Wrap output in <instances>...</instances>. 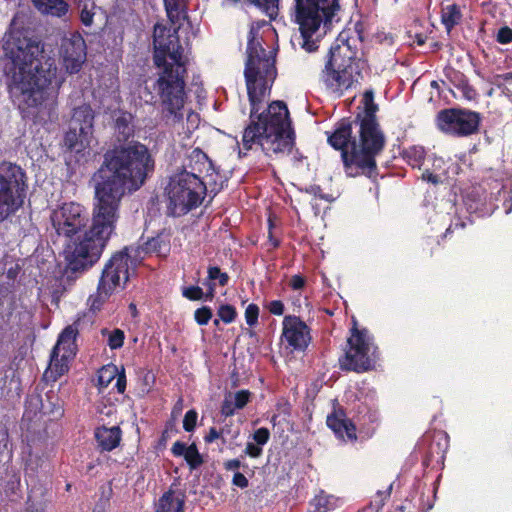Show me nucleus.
Returning a JSON list of instances; mask_svg holds the SVG:
<instances>
[{"instance_id":"61","label":"nucleus","mask_w":512,"mask_h":512,"mask_svg":"<svg viewBox=\"0 0 512 512\" xmlns=\"http://www.w3.org/2000/svg\"><path fill=\"white\" fill-rule=\"evenodd\" d=\"M241 465V462L237 459L229 460L225 463V467L227 470H235L238 469Z\"/></svg>"},{"instance_id":"44","label":"nucleus","mask_w":512,"mask_h":512,"mask_svg":"<svg viewBox=\"0 0 512 512\" xmlns=\"http://www.w3.org/2000/svg\"><path fill=\"white\" fill-rule=\"evenodd\" d=\"M259 315V308L255 304H250L246 308L245 318L248 325L253 326L257 323Z\"/></svg>"},{"instance_id":"60","label":"nucleus","mask_w":512,"mask_h":512,"mask_svg":"<svg viewBox=\"0 0 512 512\" xmlns=\"http://www.w3.org/2000/svg\"><path fill=\"white\" fill-rule=\"evenodd\" d=\"M355 32L357 33V36L360 41H364L366 34L364 30V24L361 21H358L354 25Z\"/></svg>"},{"instance_id":"3","label":"nucleus","mask_w":512,"mask_h":512,"mask_svg":"<svg viewBox=\"0 0 512 512\" xmlns=\"http://www.w3.org/2000/svg\"><path fill=\"white\" fill-rule=\"evenodd\" d=\"M253 68L252 76L246 78L252 109L251 122L243 133V146L249 150L253 144H258L267 155L289 152L293 139L286 104L282 101L273 102L265 114L257 115L256 105L267 89L268 80L275 76L274 64L266 56H261L253 63Z\"/></svg>"},{"instance_id":"21","label":"nucleus","mask_w":512,"mask_h":512,"mask_svg":"<svg viewBox=\"0 0 512 512\" xmlns=\"http://www.w3.org/2000/svg\"><path fill=\"white\" fill-rule=\"evenodd\" d=\"M188 160V167L191 169L190 172H194L199 176H201L203 172H208L213 169L211 160L199 148H195L191 151Z\"/></svg>"},{"instance_id":"14","label":"nucleus","mask_w":512,"mask_h":512,"mask_svg":"<svg viewBox=\"0 0 512 512\" xmlns=\"http://www.w3.org/2000/svg\"><path fill=\"white\" fill-rule=\"evenodd\" d=\"M61 55L66 71L74 74L80 71L86 61V44L80 35L63 39Z\"/></svg>"},{"instance_id":"62","label":"nucleus","mask_w":512,"mask_h":512,"mask_svg":"<svg viewBox=\"0 0 512 512\" xmlns=\"http://www.w3.org/2000/svg\"><path fill=\"white\" fill-rule=\"evenodd\" d=\"M427 37L422 33H416L413 37V41L418 45L422 46L425 44Z\"/></svg>"},{"instance_id":"52","label":"nucleus","mask_w":512,"mask_h":512,"mask_svg":"<svg viewBox=\"0 0 512 512\" xmlns=\"http://www.w3.org/2000/svg\"><path fill=\"white\" fill-rule=\"evenodd\" d=\"M160 241L156 238H152L145 243V246L141 249L146 253L156 252L158 251Z\"/></svg>"},{"instance_id":"30","label":"nucleus","mask_w":512,"mask_h":512,"mask_svg":"<svg viewBox=\"0 0 512 512\" xmlns=\"http://www.w3.org/2000/svg\"><path fill=\"white\" fill-rule=\"evenodd\" d=\"M340 0H322V23L329 27L340 11Z\"/></svg>"},{"instance_id":"64","label":"nucleus","mask_w":512,"mask_h":512,"mask_svg":"<svg viewBox=\"0 0 512 512\" xmlns=\"http://www.w3.org/2000/svg\"><path fill=\"white\" fill-rule=\"evenodd\" d=\"M497 78L503 79L506 82H510V81H512V71L508 72V73L501 74V75H497Z\"/></svg>"},{"instance_id":"13","label":"nucleus","mask_w":512,"mask_h":512,"mask_svg":"<svg viewBox=\"0 0 512 512\" xmlns=\"http://www.w3.org/2000/svg\"><path fill=\"white\" fill-rule=\"evenodd\" d=\"M296 22L303 38L302 48L307 52L318 49L317 40L311 37L320 27V0H295Z\"/></svg>"},{"instance_id":"63","label":"nucleus","mask_w":512,"mask_h":512,"mask_svg":"<svg viewBox=\"0 0 512 512\" xmlns=\"http://www.w3.org/2000/svg\"><path fill=\"white\" fill-rule=\"evenodd\" d=\"M214 292H215V284L214 283H210L209 284L208 292L206 294V298L209 299V300H212V298L214 297Z\"/></svg>"},{"instance_id":"46","label":"nucleus","mask_w":512,"mask_h":512,"mask_svg":"<svg viewBox=\"0 0 512 512\" xmlns=\"http://www.w3.org/2000/svg\"><path fill=\"white\" fill-rule=\"evenodd\" d=\"M496 41L500 44H508L512 42V29L508 26H503L498 30Z\"/></svg>"},{"instance_id":"22","label":"nucleus","mask_w":512,"mask_h":512,"mask_svg":"<svg viewBox=\"0 0 512 512\" xmlns=\"http://www.w3.org/2000/svg\"><path fill=\"white\" fill-rule=\"evenodd\" d=\"M34 6L41 12L61 17L68 11L64 0H32Z\"/></svg>"},{"instance_id":"29","label":"nucleus","mask_w":512,"mask_h":512,"mask_svg":"<svg viewBox=\"0 0 512 512\" xmlns=\"http://www.w3.org/2000/svg\"><path fill=\"white\" fill-rule=\"evenodd\" d=\"M319 390L317 383H312L307 389L304 400V411L309 420L312 419V414L318 407Z\"/></svg>"},{"instance_id":"5","label":"nucleus","mask_w":512,"mask_h":512,"mask_svg":"<svg viewBox=\"0 0 512 512\" xmlns=\"http://www.w3.org/2000/svg\"><path fill=\"white\" fill-rule=\"evenodd\" d=\"M362 104L354 118L358 137L352 141V150L343 153V165L349 177L364 175L372 178L378 175L376 156L383 151L386 139L376 116L379 107L374 102L372 90L364 92Z\"/></svg>"},{"instance_id":"53","label":"nucleus","mask_w":512,"mask_h":512,"mask_svg":"<svg viewBox=\"0 0 512 512\" xmlns=\"http://www.w3.org/2000/svg\"><path fill=\"white\" fill-rule=\"evenodd\" d=\"M269 311L275 315H282L284 312V305L281 301H272L268 306Z\"/></svg>"},{"instance_id":"54","label":"nucleus","mask_w":512,"mask_h":512,"mask_svg":"<svg viewBox=\"0 0 512 512\" xmlns=\"http://www.w3.org/2000/svg\"><path fill=\"white\" fill-rule=\"evenodd\" d=\"M8 449V434L4 430H0V462L3 453Z\"/></svg>"},{"instance_id":"4","label":"nucleus","mask_w":512,"mask_h":512,"mask_svg":"<svg viewBox=\"0 0 512 512\" xmlns=\"http://www.w3.org/2000/svg\"><path fill=\"white\" fill-rule=\"evenodd\" d=\"M153 44L154 62L161 70L156 86L163 106V116L167 123L174 125L183 119L186 74V61L177 29L171 33L166 26L156 24Z\"/></svg>"},{"instance_id":"27","label":"nucleus","mask_w":512,"mask_h":512,"mask_svg":"<svg viewBox=\"0 0 512 512\" xmlns=\"http://www.w3.org/2000/svg\"><path fill=\"white\" fill-rule=\"evenodd\" d=\"M183 510L184 500L174 499L173 492L168 491L159 499L156 512H183Z\"/></svg>"},{"instance_id":"28","label":"nucleus","mask_w":512,"mask_h":512,"mask_svg":"<svg viewBox=\"0 0 512 512\" xmlns=\"http://www.w3.org/2000/svg\"><path fill=\"white\" fill-rule=\"evenodd\" d=\"M130 114H122L115 121V130L118 141H127L133 135V126L131 125Z\"/></svg>"},{"instance_id":"23","label":"nucleus","mask_w":512,"mask_h":512,"mask_svg":"<svg viewBox=\"0 0 512 512\" xmlns=\"http://www.w3.org/2000/svg\"><path fill=\"white\" fill-rule=\"evenodd\" d=\"M247 62H246V68H245V78H249L252 76L253 73V63L256 61L257 58L261 56H266L264 49H262L259 42L255 40V34L253 30L250 31V38L248 42L247 47Z\"/></svg>"},{"instance_id":"1","label":"nucleus","mask_w":512,"mask_h":512,"mask_svg":"<svg viewBox=\"0 0 512 512\" xmlns=\"http://www.w3.org/2000/svg\"><path fill=\"white\" fill-rule=\"evenodd\" d=\"M155 162L149 149L139 143L108 150L95 172V199L92 225L83 231L88 214L78 203H64L50 215L59 236L73 239L65 246L64 287L72 285L99 259L115 229L120 202L126 193L138 190L154 171Z\"/></svg>"},{"instance_id":"43","label":"nucleus","mask_w":512,"mask_h":512,"mask_svg":"<svg viewBox=\"0 0 512 512\" xmlns=\"http://www.w3.org/2000/svg\"><path fill=\"white\" fill-rule=\"evenodd\" d=\"M196 422H197V412L195 410H189L184 416L183 428L187 432H191L192 430H194V428L196 426Z\"/></svg>"},{"instance_id":"59","label":"nucleus","mask_w":512,"mask_h":512,"mask_svg":"<svg viewBox=\"0 0 512 512\" xmlns=\"http://www.w3.org/2000/svg\"><path fill=\"white\" fill-rule=\"evenodd\" d=\"M304 278L300 275H294L290 279V285L293 289L298 290L304 286Z\"/></svg>"},{"instance_id":"34","label":"nucleus","mask_w":512,"mask_h":512,"mask_svg":"<svg viewBox=\"0 0 512 512\" xmlns=\"http://www.w3.org/2000/svg\"><path fill=\"white\" fill-rule=\"evenodd\" d=\"M184 458L191 469H196L203 464V458L194 443L187 447Z\"/></svg>"},{"instance_id":"58","label":"nucleus","mask_w":512,"mask_h":512,"mask_svg":"<svg viewBox=\"0 0 512 512\" xmlns=\"http://www.w3.org/2000/svg\"><path fill=\"white\" fill-rule=\"evenodd\" d=\"M187 447L185 443H182V442H175L173 447H172V452L174 455L176 456H184L186 450H187Z\"/></svg>"},{"instance_id":"20","label":"nucleus","mask_w":512,"mask_h":512,"mask_svg":"<svg viewBox=\"0 0 512 512\" xmlns=\"http://www.w3.org/2000/svg\"><path fill=\"white\" fill-rule=\"evenodd\" d=\"M95 437L102 450L111 451L120 443L121 429L118 426L111 428L102 426L96 429Z\"/></svg>"},{"instance_id":"40","label":"nucleus","mask_w":512,"mask_h":512,"mask_svg":"<svg viewBox=\"0 0 512 512\" xmlns=\"http://www.w3.org/2000/svg\"><path fill=\"white\" fill-rule=\"evenodd\" d=\"M251 393L248 390H241L232 394V399L237 409H242L249 401Z\"/></svg>"},{"instance_id":"39","label":"nucleus","mask_w":512,"mask_h":512,"mask_svg":"<svg viewBox=\"0 0 512 512\" xmlns=\"http://www.w3.org/2000/svg\"><path fill=\"white\" fill-rule=\"evenodd\" d=\"M218 316L225 323H230L235 319L236 311L231 305H222L218 310Z\"/></svg>"},{"instance_id":"50","label":"nucleus","mask_w":512,"mask_h":512,"mask_svg":"<svg viewBox=\"0 0 512 512\" xmlns=\"http://www.w3.org/2000/svg\"><path fill=\"white\" fill-rule=\"evenodd\" d=\"M421 179L428 183L437 185L442 182L441 177L438 174L431 172L429 169H425L421 175Z\"/></svg>"},{"instance_id":"35","label":"nucleus","mask_w":512,"mask_h":512,"mask_svg":"<svg viewBox=\"0 0 512 512\" xmlns=\"http://www.w3.org/2000/svg\"><path fill=\"white\" fill-rule=\"evenodd\" d=\"M102 335L108 334V345L111 349H118L123 345L124 332L120 329H114L108 331V329H102Z\"/></svg>"},{"instance_id":"18","label":"nucleus","mask_w":512,"mask_h":512,"mask_svg":"<svg viewBox=\"0 0 512 512\" xmlns=\"http://www.w3.org/2000/svg\"><path fill=\"white\" fill-rule=\"evenodd\" d=\"M95 112L89 104H82L73 109L69 124L77 128L83 137H93Z\"/></svg>"},{"instance_id":"36","label":"nucleus","mask_w":512,"mask_h":512,"mask_svg":"<svg viewBox=\"0 0 512 512\" xmlns=\"http://www.w3.org/2000/svg\"><path fill=\"white\" fill-rule=\"evenodd\" d=\"M459 83L457 85V88L462 92L463 96L468 99L472 100L476 97V90L473 88L472 85L469 84V81L465 78L463 74H460Z\"/></svg>"},{"instance_id":"51","label":"nucleus","mask_w":512,"mask_h":512,"mask_svg":"<svg viewBox=\"0 0 512 512\" xmlns=\"http://www.w3.org/2000/svg\"><path fill=\"white\" fill-rule=\"evenodd\" d=\"M223 431H217L216 428L212 427L209 430V433L205 436V441L210 443L213 442L216 439L221 438L222 443H226V440L222 436Z\"/></svg>"},{"instance_id":"12","label":"nucleus","mask_w":512,"mask_h":512,"mask_svg":"<svg viewBox=\"0 0 512 512\" xmlns=\"http://www.w3.org/2000/svg\"><path fill=\"white\" fill-rule=\"evenodd\" d=\"M77 332V328L73 325L67 326L62 331L52 350L48 369L44 373L45 378L56 381L68 371V361L76 354Z\"/></svg>"},{"instance_id":"41","label":"nucleus","mask_w":512,"mask_h":512,"mask_svg":"<svg viewBox=\"0 0 512 512\" xmlns=\"http://www.w3.org/2000/svg\"><path fill=\"white\" fill-rule=\"evenodd\" d=\"M277 2L278 0H256L255 4L263 7L270 18L277 15Z\"/></svg>"},{"instance_id":"48","label":"nucleus","mask_w":512,"mask_h":512,"mask_svg":"<svg viewBox=\"0 0 512 512\" xmlns=\"http://www.w3.org/2000/svg\"><path fill=\"white\" fill-rule=\"evenodd\" d=\"M183 295L190 300H200L204 293L199 286H190L183 290Z\"/></svg>"},{"instance_id":"49","label":"nucleus","mask_w":512,"mask_h":512,"mask_svg":"<svg viewBox=\"0 0 512 512\" xmlns=\"http://www.w3.org/2000/svg\"><path fill=\"white\" fill-rule=\"evenodd\" d=\"M270 432L267 428H259L255 431L253 439L258 445H264L269 440Z\"/></svg>"},{"instance_id":"16","label":"nucleus","mask_w":512,"mask_h":512,"mask_svg":"<svg viewBox=\"0 0 512 512\" xmlns=\"http://www.w3.org/2000/svg\"><path fill=\"white\" fill-rule=\"evenodd\" d=\"M353 126L354 120L343 119L338 123L334 132L328 136V143L334 149L341 151L342 158L344 152H350L352 150V141L355 139Z\"/></svg>"},{"instance_id":"42","label":"nucleus","mask_w":512,"mask_h":512,"mask_svg":"<svg viewBox=\"0 0 512 512\" xmlns=\"http://www.w3.org/2000/svg\"><path fill=\"white\" fill-rule=\"evenodd\" d=\"M212 318V311L209 307H202L195 311V320L199 325H205Z\"/></svg>"},{"instance_id":"55","label":"nucleus","mask_w":512,"mask_h":512,"mask_svg":"<svg viewBox=\"0 0 512 512\" xmlns=\"http://www.w3.org/2000/svg\"><path fill=\"white\" fill-rule=\"evenodd\" d=\"M233 484L240 488H246L248 486V479L242 473L237 472L233 476Z\"/></svg>"},{"instance_id":"15","label":"nucleus","mask_w":512,"mask_h":512,"mask_svg":"<svg viewBox=\"0 0 512 512\" xmlns=\"http://www.w3.org/2000/svg\"><path fill=\"white\" fill-rule=\"evenodd\" d=\"M283 337L294 349L302 350L310 340L307 325L299 318L286 316L283 321Z\"/></svg>"},{"instance_id":"38","label":"nucleus","mask_w":512,"mask_h":512,"mask_svg":"<svg viewBox=\"0 0 512 512\" xmlns=\"http://www.w3.org/2000/svg\"><path fill=\"white\" fill-rule=\"evenodd\" d=\"M208 279L209 280H218L221 286H225L228 283L229 276L226 273L221 272L219 267H209L208 269Z\"/></svg>"},{"instance_id":"33","label":"nucleus","mask_w":512,"mask_h":512,"mask_svg":"<svg viewBox=\"0 0 512 512\" xmlns=\"http://www.w3.org/2000/svg\"><path fill=\"white\" fill-rule=\"evenodd\" d=\"M185 0H164L167 16L172 23L180 19V12Z\"/></svg>"},{"instance_id":"26","label":"nucleus","mask_w":512,"mask_h":512,"mask_svg":"<svg viewBox=\"0 0 512 512\" xmlns=\"http://www.w3.org/2000/svg\"><path fill=\"white\" fill-rule=\"evenodd\" d=\"M461 19L462 13L457 4L454 3L443 8L441 22L448 33L451 32L452 29L460 23Z\"/></svg>"},{"instance_id":"11","label":"nucleus","mask_w":512,"mask_h":512,"mask_svg":"<svg viewBox=\"0 0 512 512\" xmlns=\"http://www.w3.org/2000/svg\"><path fill=\"white\" fill-rule=\"evenodd\" d=\"M480 121V113L459 108L444 109L437 115L439 129L453 136H468L476 133Z\"/></svg>"},{"instance_id":"45","label":"nucleus","mask_w":512,"mask_h":512,"mask_svg":"<svg viewBox=\"0 0 512 512\" xmlns=\"http://www.w3.org/2000/svg\"><path fill=\"white\" fill-rule=\"evenodd\" d=\"M39 404L41 405L39 410L42 414H60L59 409L55 412L53 409L49 410L48 408H46L38 395L31 396L28 400L29 407L38 408Z\"/></svg>"},{"instance_id":"9","label":"nucleus","mask_w":512,"mask_h":512,"mask_svg":"<svg viewBox=\"0 0 512 512\" xmlns=\"http://www.w3.org/2000/svg\"><path fill=\"white\" fill-rule=\"evenodd\" d=\"M25 188L26 176L21 167L3 162L0 165V222L23 205Z\"/></svg>"},{"instance_id":"25","label":"nucleus","mask_w":512,"mask_h":512,"mask_svg":"<svg viewBox=\"0 0 512 512\" xmlns=\"http://www.w3.org/2000/svg\"><path fill=\"white\" fill-rule=\"evenodd\" d=\"M401 155L403 159L410 165L412 168L420 169L424 163L426 157V151L423 146L413 145L408 148H405Z\"/></svg>"},{"instance_id":"24","label":"nucleus","mask_w":512,"mask_h":512,"mask_svg":"<svg viewBox=\"0 0 512 512\" xmlns=\"http://www.w3.org/2000/svg\"><path fill=\"white\" fill-rule=\"evenodd\" d=\"M93 137H83V134L74 127L69 125V130L66 132L64 142L65 145L71 149L79 152L90 145Z\"/></svg>"},{"instance_id":"57","label":"nucleus","mask_w":512,"mask_h":512,"mask_svg":"<svg viewBox=\"0 0 512 512\" xmlns=\"http://www.w3.org/2000/svg\"><path fill=\"white\" fill-rule=\"evenodd\" d=\"M117 381H116V387L119 393H123L126 388V377L124 373V369L122 368V371L118 373Z\"/></svg>"},{"instance_id":"37","label":"nucleus","mask_w":512,"mask_h":512,"mask_svg":"<svg viewBox=\"0 0 512 512\" xmlns=\"http://www.w3.org/2000/svg\"><path fill=\"white\" fill-rule=\"evenodd\" d=\"M472 220L470 218H467V221L463 220L461 217L456 216L451 221L450 225L446 229L444 233V237H447L448 235L452 234L454 231L459 229L466 228L467 225H472Z\"/></svg>"},{"instance_id":"7","label":"nucleus","mask_w":512,"mask_h":512,"mask_svg":"<svg viewBox=\"0 0 512 512\" xmlns=\"http://www.w3.org/2000/svg\"><path fill=\"white\" fill-rule=\"evenodd\" d=\"M166 190L174 215L187 213L200 205L207 191L201 176L186 169L170 178Z\"/></svg>"},{"instance_id":"6","label":"nucleus","mask_w":512,"mask_h":512,"mask_svg":"<svg viewBox=\"0 0 512 512\" xmlns=\"http://www.w3.org/2000/svg\"><path fill=\"white\" fill-rule=\"evenodd\" d=\"M139 253V248L126 247L113 255L102 272L96 294L88 299L91 309H100L121 281L125 284L129 280L130 267H136L140 262Z\"/></svg>"},{"instance_id":"2","label":"nucleus","mask_w":512,"mask_h":512,"mask_svg":"<svg viewBox=\"0 0 512 512\" xmlns=\"http://www.w3.org/2000/svg\"><path fill=\"white\" fill-rule=\"evenodd\" d=\"M4 50L15 67L8 84L14 102L35 107L49 96H55L58 84L53 87L52 83L56 80L57 67L41 41L13 31L6 36Z\"/></svg>"},{"instance_id":"8","label":"nucleus","mask_w":512,"mask_h":512,"mask_svg":"<svg viewBox=\"0 0 512 512\" xmlns=\"http://www.w3.org/2000/svg\"><path fill=\"white\" fill-rule=\"evenodd\" d=\"M359 75L355 57L348 45H335L330 48L325 64L324 82L333 92L343 91L352 86Z\"/></svg>"},{"instance_id":"19","label":"nucleus","mask_w":512,"mask_h":512,"mask_svg":"<svg viewBox=\"0 0 512 512\" xmlns=\"http://www.w3.org/2000/svg\"><path fill=\"white\" fill-rule=\"evenodd\" d=\"M49 468V458L46 452L40 448H29L28 455L25 458V474L31 479L37 477L40 473H46Z\"/></svg>"},{"instance_id":"47","label":"nucleus","mask_w":512,"mask_h":512,"mask_svg":"<svg viewBox=\"0 0 512 512\" xmlns=\"http://www.w3.org/2000/svg\"><path fill=\"white\" fill-rule=\"evenodd\" d=\"M235 409L237 408L232 399V393H228L225 397V400L223 401L221 412L225 416H231L233 415Z\"/></svg>"},{"instance_id":"17","label":"nucleus","mask_w":512,"mask_h":512,"mask_svg":"<svg viewBox=\"0 0 512 512\" xmlns=\"http://www.w3.org/2000/svg\"><path fill=\"white\" fill-rule=\"evenodd\" d=\"M326 424L338 438L350 442L357 440L356 426L343 411L327 416Z\"/></svg>"},{"instance_id":"31","label":"nucleus","mask_w":512,"mask_h":512,"mask_svg":"<svg viewBox=\"0 0 512 512\" xmlns=\"http://www.w3.org/2000/svg\"><path fill=\"white\" fill-rule=\"evenodd\" d=\"M346 502L344 496L326 494L322 490V512H331L341 508Z\"/></svg>"},{"instance_id":"32","label":"nucleus","mask_w":512,"mask_h":512,"mask_svg":"<svg viewBox=\"0 0 512 512\" xmlns=\"http://www.w3.org/2000/svg\"><path fill=\"white\" fill-rule=\"evenodd\" d=\"M119 370L116 365L110 364L102 367L98 373V383L101 387H107L118 375Z\"/></svg>"},{"instance_id":"56","label":"nucleus","mask_w":512,"mask_h":512,"mask_svg":"<svg viewBox=\"0 0 512 512\" xmlns=\"http://www.w3.org/2000/svg\"><path fill=\"white\" fill-rule=\"evenodd\" d=\"M245 452L251 457H259L262 453V449L258 446V444L247 443Z\"/></svg>"},{"instance_id":"10","label":"nucleus","mask_w":512,"mask_h":512,"mask_svg":"<svg viewBox=\"0 0 512 512\" xmlns=\"http://www.w3.org/2000/svg\"><path fill=\"white\" fill-rule=\"evenodd\" d=\"M349 349L340 365L345 370L358 373L374 369L376 364V347L373 346L372 337L366 328L359 329L356 320H353L351 336L347 340Z\"/></svg>"}]
</instances>
